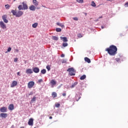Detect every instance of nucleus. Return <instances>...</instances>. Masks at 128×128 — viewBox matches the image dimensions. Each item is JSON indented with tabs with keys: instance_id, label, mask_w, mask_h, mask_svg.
Listing matches in <instances>:
<instances>
[{
	"instance_id": "46",
	"label": "nucleus",
	"mask_w": 128,
	"mask_h": 128,
	"mask_svg": "<svg viewBox=\"0 0 128 128\" xmlns=\"http://www.w3.org/2000/svg\"><path fill=\"white\" fill-rule=\"evenodd\" d=\"M16 52H18V49H16Z\"/></svg>"
},
{
	"instance_id": "3",
	"label": "nucleus",
	"mask_w": 128,
	"mask_h": 128,
	"mask_svg": "<svg viewBox=\"0 0 128 128\" xmlns=\"http://www.w3.org/2000/svg\"><path fill=\"white\" fill-rule=\"evenodd\" d=\"M22 5H19L18 6V9L19 10H28V4H26V2H22Z\"/></svg>"
},
{
	"instance_id": "50",
	"label": "nucleus",
	"mask_w": 128,
	"mask_h": 128,
	"mask_svg": "<svg viewBox=\"0 0 128 128\" xmlns=\"http://www.w3.org/2000/svg\"><path fill=\"white\" fill-rule=\"evenodd\" d=\"M102 18V16L99 17V18Z\"/></svg>"
},
{
	"instance_id": "52",
	"label": "nucleus",
	"mask_w": 128,
	"mask_h": 128,
	"mask_svg": "<svg viewBox=\"0 0 128 128\" xmlns=\"http://www.w3.org/2000/svg\"><path fill=\"white\" fill-rule=\"evenodd\" d=\"M16 0H14V2H16Z\"/></svg>"
},
{
	"instance_id": "7",
	"label": "nucleus",
	"mask_w": 128,
	"mask_h": 128,
	"mask_svg": "<svg viewBox=\"0 0 128 128\" xmlns=\"http://www.w3.org/2000/svg\"><path fill=\"white\" fill-rule=\"evenodd\" d=\"M28 126H34V119L32 118H30L29 119L28 122Z\"/></svg>"
},
{
	"instance_id": "4",
	"label": "nucleus",
	"mask_w": 128,
	"mask_h": 128,
	"mask_svg": "<svg viewBox=\"0 0 128 128\" xmlns=\"http://www.w3.org/2000/svg\"><path fill=\"white\" fill-rule=\"evenodd\" d=\"M67 72H68L70 76H76V70H74V68H68L67 70Z\"/></svg>"
},
{
	"instance_id": "10",
	"label": "nucleus",
	"mask_w": 128,
	"mask_h": 128,
	"mask_svg": "<svg viewBox=\"0 0 128 128\" xmlns=\"http://www.w3.org/2000/svg\"><path fill=\"white\" fill-rule=\"evenodd\" d=\"M32 70L33 72H35V74H38V72H40V68L38 67H35L33 68Z\"/></svg>"
},
{
	"instance_id": "23",
	"label": "nucleus",
	"mask_w": 128,
	"mask_h": 128,
	"mask_svg": "<svg viewBox=\"0 0 128 128\" xmlns=\"http://www.w3.org/2000/svg\"><path fill=\"white\" fill-rule=\"evenodd\" d=\"M86 78V75H82V76H80V80H84Z\"/></svg>"
},
{
	"instance_id": "43",
	"label": "nucleus",
	"mask_w": 128,
	"mask_h": 128,
	"mask_svg": "<svg viewBox=\"0 0 128 128\" xmlns=\"http://www.w3.org/2000/svg\"><path fill=\"white\" fill-rule=\"evenodd\" d=\"M62 96H66V93H65V92L63 93L62 94Z\"/></svg>"
},
{
	"instance_id": "45",
	"label": "nucleus",
	"mask_w": 128,
	"mask_h": 128,
	"mask_svg": "<svg viewBox=\"0 0 128 128\" xmlns=\"http://www.w3.org/2000/svg\"><path fill=\"white\" fill-rule=\"evenodd\" d=\"M61 58H64V54H62L60 56Z\"/></svg>"
},
{
	"instance_id": "39",
	"label": "nucleus",
	"mask_w": 128,
	"mask_h": 128,
	"mask_svg": "<svg viewBox=\"0 0 128 128\" xmlns=\"http://www.w3.org/2000/svg\"><path fill=\"white\" fill-rule=\"evenodd\" d=\"M18 58H16L14 59V62H18Z\"/></svg>"
},
{
	"instance_id": "48",
	"label": "nucleus",
	"mask_w": 128,
	"mask_h": 128,
	"mask_svg": "<svg viewBox=\"0 0 128 128\" xmlns=\"http://www.w3.org/2000/svg\"><path fill=\"white\" fill-rule=\"evenodd\" d=\"M102 28H104V26H101Z\"/></svg>"
},
{
	"instance_id": "22",
	"label": "nucleus",
	"mask_w": 128,
	"mask_h": 128,
	"mask_svg": "<svg viewBox=\"0 0 128 128\" xmlns=\"http://www.w3.org/2000/svg\"><path fill=\"white\" fill-rule=\"evenodd\" d=\"M52 40H58V38L56 36H52Z\"/></svg>"
},
{
	"instance_id": "29",
	"label": "nucleus",
	"mask_w": 128,
	"mask_h": 128,
	"mask_svg": "<svg viewBox=\"0 0 128 128\" xmlns=\"http://www.w3.org/2000/svg\"><path fill=\"white\" fill-rule=\"evenodd\" d=\"M56 32H62V29L60 28H56Z\"/></svg>"
},
{
	"instance_id": "31",
	"label": "nucleus",
	"mask_w": 128,
	"mask_h": 128,
	"mask_svg": "<svg viewBox=\"0 0 128 128\" xmlns=\"http://www.w3.org/2000/svg\"><path fill=\"white\" fill-rule=\"evenodd\" d=\"M62 64H66V60L63 59L62 60Z\"/></svg>"
},
{
	"instance_id": "41",
	"label": "nucleus",
	"mask_w": 128,
	"mask_h": 128,
	"mask_svg": "<svg viewBox=\"0 0 128 128\" xmlns=\"http://www.w3.org/2000/svg\"><path fill=\"white\" fill-rule=\"evenodd\" d=\"M124 6H125L126 8L128 7V2H126V3L124 4Z\"/></svg>"
},
{
	"instance_id": "40",
	"label": "nucleus",
	"mask_w": 128,
	"mask_h": 128,
	"mask_svg": "<svg viewBox=\"0 0 128 128\" xmlns=\"http://www.w3.org/2000/svg\"><path fill=\"white\" fill-rule=\"evenodd\" d=\"M43 80H42V79H40L38 80V82H42Z\"/></svg>"
},
{
	"instance_id": "26",
	"label": "nucleus",
	"mask_w": 128,
	"mask_h": 128,
	"mask_svg": "<svg viewBox=\"0 0 128 128\" xmlns=\"http://www.w3.org/2000/svg\"><path fill=\"white\" fill-rule=\"evenodd\" d=\"M68 46V43H66V42H63L62 43V46H64V48H66V46Z\"/></svg>"
},
{
	"instance_id": "24",
	"label": "nucleus",
	"mask_w": 128,
	"mask_h": 128,
	"mask_svg": "<svg viewBox=\"0 0 128 128\" xmlns=\"http://www.w3.org/2000/svg\"><path fill=\"white\" fill-rule=\"evenodd\" d=\"M38 23H34L32 24V26L34 28H36L38 26Z\"/></svg>"
},
{
	"instance_id": "34",
	"label": "nucleus",
	"mask_w": 128,
	"mask_h": 128,
	"mask_svg": "<svg viewBox=\"0 0 128 128\" xmlns=\"http://www.w3.org/2000/svg\"><path fill=\"white\" fill-rule=\"evenodd\" d=\"M60 104H55V106L56 108H60Z\"/></svg>"
},
{
	"instance_id": "19",
	"label": "nucleus",
	"mask_w": 128,
	"mask_h": 128,
	"mask_svg": "<svg viewBox=\"0 0 128 128\" xmlns=\"http://www.w3.org/2000/svg\"><path fill=\"white\" fill-rule=\"evenodd\" d=\"M50 84L52 86H54L55 84H56V82L54 80H52L50 81Z\"/></svg>"
},
{
	"instance_id": "13",
	"label": "nucleus",
	"mask_w": 128,
	"mask_h": 128,
	"mask_svg": "<svg viewBox=\"0 0 128 128\" xmlns=\"http://www.w3.org/2000/svg\"><path fill=\"white\" fill-rule=\"evenodd\" d=\"M60 38L62 40H63L64 42H68V38H66V37L60 36Z\"/></svg>"
},
{
	"instance_id": "14",
	"label": "nucleus",
	"mask_w": 128,
	"mask_h": 128,
	"mask_svg": "<svg viewBox=\"0 0 128 128\" xmlns=\"http://www.w3.org/2000/svg\"><path fill=\"white\" fill-rule=\"evenodd\" d=\"M8 108L10 110H14V107L12 104H10L9 105Z\"/></svg>"
},
{
	"instance_id": "28",
	"label": "nucleus",
	"mask_w": 128,
	"mask_h": 128,
	"mask_svg": "<svg viewBox=\"0 0 128 128\" xmlns=\"http://www.w3.org/2000/svg\"><path fill=\"white\" fill-rule=\"evenodd\" d=\"M10 4H7L5 5V8L6 10H10Z\"/></svg>"
},
{
	"instance_id": "49",
	"label": "nucleus",
	"mask_w": 128,
	"mask_h": 128,
	"mask_svg": "<svg viewBox=\"0 0 128 128\" xmlns=\"http://www.w3.org/2000/svg\"><path fill=\"white\" fill-rule=\"evenodd\" d=\"M109 0V2H112V0Z\"/></svg>"
},
{
	"instance_id": "35",
	"label": "nucleus",
	"mask_w": 128,
	"mask_h": 128,
	"mask_svg": "<svg viewBox=\"0 0 128 128\" xmlns=\"http://www.w3.org/2000/svg\"><path fill=\"white\" fill-rule=\"evenodd\" d=\"M78 38H82V34L80 33L78 34Z\"/></svg>"
},
{
	"instance_id": "1",
	"label": "nucleus",
	"mask_w": 128,
	"mask_h": 128,
	"mask_svg": "<svg viewBox=\"0 0 128 128\" xmlns=\"http://www.w3.org/2000/svg\"><path fill=\"white\" fill-rule=\"evenodd\" d=\"M106 52H107L110 56H116L118 54V48L114 45H111L106 49Z\"/></svg>"
},
{
	"instance_id": "54",
	"label": "nucleus",
	"mask_w": 128,
	"mask_h": 128,
	"mask_svg": "<svg viewBox=\"0 0 128 128\" xmlns=\"http://www.w3.org/2000/svg\"><path fill=\"white\" fill-rule=\"evenodd\" d=\"M85 14H86V13Z\"/></svg>"
},
{
	"instance_id": "42",
	"label": "nucleus",
	"mask_w": 128,
	"mask_h": 128,
	"mask_svg": "<svg viewBox=\"0 0 128 128\" xmlns=\"http://www.w3.org/2000/svg\"><path fill=\"white\" fill-rule=\"evenodd\" d=\"M76 85V84L74 83V84H72V88H74V86Z\"/></svg>"
},
{
	"instance_id": "17",
	"label": "nucleus",
	"mask_w": 128,
	"mask_h": 128,
	"mask_svg": "<svg viewBox=\"0 0 128 128\" xmlns=\"http://www.w3.org/2000/svg\"><path fill=\"white\" fill-rule=\"evenodd\" d=\"M32 4L35 6H38V2L36 0H33Z\"/></svg>"
},
{
	"instance_id": "21",
	"label": "nucleus",
	"mask_w": 128,
	"mask_h": 128,
	"mask_svg": "<svg viewBox=\"0 0 128 128\" xmlns=\"http://www.w3.org/2000/svg\"><path fill=\"white\" fill-rule=\"evenodd\" d=\"M56 24H57V26H60L62 28H64V25L60 22H57Z\"/></svg>"
},
{
	"instance_id": "11",
	"label": "nucleus",
	"mask_w": 128,
	"mask_h": 128,
	"mask_svg": "<svg viewBox=\"0 0 128 128\" xmlns=\"http://www.w3.org/2000/svg\"><path fill=\"white\" fill-rule=\"evenodd\" d=\"M26 72L28 74H33L34 72L32 71V70L31 68H28L26 70Z\"/></svg>"
},
{
	"instance_id": "36",
	"label": "nucleus",
	"mask_w": 128,
	"mask_h": 128,
	"mask_svg": "<svg viewBox=\"0 0 128 128\" xmlns=\"http://www.w3.org/2000/svg\"><path fill=\"white\" fill-rule=\"evenodd\" d=\"M74 20H78V18L77 17H74L73 18Z\"/></svg>"
},
{
	"instance_id": "25",
	"label": "nucleus",
	"mask_w": 128,
	"mask_h": 128,
	"mask_svg": "<svg viewBox=\"0 0 128 128\" xmlns=\"http://www.w3.org/2000/svg\"><path fill=\"white\" fill-rule=\"evenodd\" d=\"M46 69H43L41 70V74H46Z\"/></svg>"
},
{
	"instance_id": "53",
	"label": "nucleus",
	"mask_w": 128,
	"mask_h": 128,
	"mask_svg": "<svg viewBox=\"0 0 128 128\" xmlns=\"http://www.w3.org/2000/svg\"><path fill=\"white\" fill-rule=\"evenodd\" d=\"M37 10H38V8H37Z\"/></svg>"
},
{
	"instance_id": "27",
	"label": "nucleus",
	"mask_w": 128,
	"mask_h": 128,
	"mask_svg": "<svg viewBox=\"0 0 128 128\" xmlns=\"http://www.w3.org/2000/svg\"><path fill=\"white\" fill-rule=\"evenodd\" d=\"M91 6H94V7L96 6V3L94 1H92V2Z\"/></svg>"
},
{
	"instance_id": "20",
	"label": "nucleus",
	"mask_w": 128,
	"mask_h": 128,
	"mask_svg": "<svg viewBox=\"0 0 128 128\" xmlns=\"http://www.w3.org/2000/svg\"><path fill=\"white\" fill-rule=\"evenodd\" d=\"M52 98H56V96H58L56 92H52Z\"/></svg>"
},
{
	"instance_id": "44",
	"label": "nucleus",
	"mask_w": 128,
	"mask_h": 128,
	"mask_svg": "<svg viewBox=\"0 0 128 128\" xmlns=\"http://www.w3.org/2000/svg\"><path fill=\"white\" fill-rule=\"evenodd\" d=\"M17 75L19 76H20V72H17Z\"/></svg>"
},
{
	"instance_id": "51",
	"label": "nucleus",
	"mask_w": 128,
	"mask_h": 128,
	"mask_svg": "<svg viewBox=\"0 0 128 128\" xmlns=\"http://www.w3.org/2000/svg\"><path fill=\"white\" fill-rule=\"evenodd\" d=\"M20 128H24V126H21V127H20Z\"/></svg>"
},
{
	"instance_id": "30",
	"label": "nucleus",
	"mask_w": 128,
	"mask_h": 128,
	"mask_svg": "<svg viewBox=\"0 0 128 128\" xmlns=\"http://www.w3.org/2000/svg\"><path fill=\"white\" fill-rule=\"evenodd\" d=\"M46 68L48 71L50 70V65H48L46 67Z\"/></svg>"
},
{
	"instance_id": "47",
	"label": "nucleus",
	"mask_w": 128,
	"mask_h": 128,
	"mask_svg": "<svg viewBox=\"0 0 128 128\" xmlns=\"http://www.w3.org/2000/svg\"><path fill=\"white\" fill-rule=\"evenodd\" d=\"M49 118H50V120H52V116H50Z\"/></svg>"
},
{
	"instance_id": "15",
	"label": "nucleus",
	"mask_w": 128,
	"mask_h": 128,
	"mask_svg": "<svg viewBox=\"0 0 128 128\" xmlns=\"http://www.w3.org/2000/svg\"><path fill=\"white\" fill-rule=\"evenodd\" d=\"M0 118H6V116H8V114L6 113H1L0 114Z\"/></svg>"
},
{
	"instance_id": "18",
	"label": "nucleus",
	"mask_w": 128,
	"mask_h": 128,
	"mask_svg": "<svg viewBox=\"0 0 128 128\" xmlns=\"http://www.w3.org/2000/svg\"><path fill=\"white\" fill-rule=\"evenodd\" d=\"M84 60L85 62H88V64H90V60L88 57H86L84 58Z\"/></svg>"
},
{
	"instance_id": "5",
	"label": "nucleus",
	"mask_w": 128,
	"mask_h": 128,
	"mask_svg": "<svg viewBox=\"0 0 128 128\" xmlns=\"http://www.w3.org/2000/svg\"><path fill=\"white\" fill-rule=\"evenodd\" d=\"M34 81H30L28 84V88H34Z\"/></svg>"
},
{
	"instance_id": "16",
	"label": "nucleus",
	"mask_w": 128,
	"mask_h": 128,
	"mask_svg": "<svg viewBox=\"0 0 128 128\" xmlns=\"http://www.w3.org/2000/svg\"><path fill=\"white\" fill-rule=\"evenodd\" d=\"M36 6H34V5H31L30 7H29V9L30 10H32V11H34L36 10Z\"/></svg>"
},
{
	"instance_id": "8",
	"label": "nucleus",
	"mask_w": 128,
	"mask_h": 128,
	"mask_svg": "<svg viewBox=\"0 0 128 128\" xmlns=\"http://www.w3.org/2000/svg\"><path fill=\"white\" fill-rule=\"evenodd\" d=\"M7 18H8V16L6 15H4L2 16V20L4 22H5V24H8V20H6Z\"/></svg>"
},
{
	"instance_id": "33",
	"label": "nucleus",
	"mask_w": 128,
	"mask_h": 128,
	"mask_svg": "<svg viewBox=\"0 0 128 128\" xmlns=\"http://www.w3.org/2000/svg\"><path fill=\"white\" fill-rule=\"evenodd\" d=\"M76 2L80 4L84 2V0H76Z\"/></svg>"
},
{
	"instance_id": "2",
	"label": "nucleus",
	"mask_w": 128,
	"mask_h": 128,
	"mask_svg": "<svg viewBox=\"0 0 128 128\" xmlns=\"http://www.w3.org/2000/svg\"><path fill=\"white\" fill-rule=\"evenodd\" d=\"M11 12L13 16H15L16 18H20L24 14V12L20 10L16 12V10H12Z\"/></svg>"
},
{
	"instance_id": "37",
	"label": "nucleus",
	"mask_w": 128,
	"mask_h": 128,
	"mask_svg": "<svg viewBox=\"0 0 128 128\" xmlns=\"http://www.w3.org/2000/svg\"><path fill=\"white\" fill-rule=\"evenodd\" d=\"M116 62H120V58H116Z\"/></svg>"
},
{
	"instance_id": "38",
	"label": "nucleus",
	"mask_w": 128,
	"mask_h": 128,
	"mask_svg": "<svg viewBox=\"0 0 128 128\" xmlns=\"http://www.w3.org/2000/svg\"><path fill=\"white\" fill-rule=\"evenodd\" d=\"M10 50H12V48L10 47H9L8 49V52H10Z\"/></svg>"
},
{
	"instance_id": "9",
	"label": "nucleus",
	"mask_w": 128,
	"mask_h": 128,
	"mask_svg": "<svg viewBox=\"0 0 128 128\" xmlns=\"http://www.w3.org/2000/svg\"><path fill=\"white\" fill-rule=\"evenodd\" d=\"M0 26L3 30H4V29L6 28V26L2 22H0Z\"/></svg>"
},
{
	"instance_id": "6",
	"label": "nucleus",
	"mask_w": 128,
	"mask_h": 128,
	"mask_svg": "<svg viewBox=\"0 0 128 128\" xmlns=\"http://www.w3.org/2000/svg\"><path fill=\"white\" fill-rule=\"evenodd\" d=\"M0 112H8V108H6V107H2L0 108Z\"/></svg>"
},
{
	"instance_id": "32",
	"label": "nucleus",
	"mask_w": 128,
	"mask_h": 128,
	"mask_svg": "<svg viewBox=\"0 0 128 128\" xmlns=\"http://www.w3.org/2000/svg\"><path fill=\"white\" fill-rule=\"evenodd\" d=\"M36 97L34 96L31 100V102H36Z\"/></svg>"
},
{
	"instance_id": "12",
	"label": "nucleus",
	"mask_w": 128,
	"mask_h": 128,
	"mask_svg": "<svg viewBox=\"0 0 128 128\" xmlns=\"http://www.w3.org/2000/svg\"><path fill=\"white\" fill-rule=\"evenodd\" d=\"M18 84V82L14 80L10 84V88H14Z\"/></svg>"
}]
</instances>
